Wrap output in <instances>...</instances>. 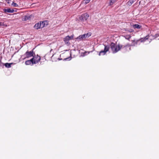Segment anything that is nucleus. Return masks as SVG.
<instances>
[{"label":"nucleus","instance_id":"obj_3","mask_svg":"<svg viewBox=\"0 0 159 159\" xmlns=\"http://www.w3.org/2000/svg\"><path fill=\"white\" fill-rule=\"evenodd\" d=\"M110 46L112 52L113 53H115L119 50V45L117 46L115 43H112L111 44Z\"/></svg>","mask_w":159,"mask_h":159},{"label":"nucleus","instance_id":"obj_13","mask_svg":"<svg viewBox=\"0 0 159 159\" xmlns=\"http://www.w3.org/2000/svg\"><path fill=\"white\" fill-rule=\"evenodd\" d=\"M133 27L134 29H139L142 27V26L139 24H135L133 25Z\"/></svg>","mask_w":159,"mask_h":159},{"label":"nucleus","instance_id":"obj_12","mask_svg":"<svg viewBox=\"0 0 159 159\" xmlns=\"http://www.w3.org/2000/svg\"><path fill=\"white\" fill-rule=\"evenodd\" d=\"M3 11L5 13H13L14 12V11L13 9H11L10 8H8L7 9H4Z\"/></svg>","mask_w":159,"mask_h":159},{"label":"nucleus","instance_id":"obj_22","mask_svg":"<svg viewBox=\"0 0 159 159\" xmlns=\"http://www.w3.org/2000/svg\"><path fill=\"white\" fill-rule=\"evenodd\" d=\"M90 0H84V3L85 4H87L90 2Z\"/></svg>","mask_w":159,"mask_h":159},{"label":"nucleus","instance_id":"obj_21","mask_svg":"<svg viewBox=\"0 0 159 159\" xmlns=\"http://www.w3.org/2000/svg\"><path fill=\"white\" fill-rule=\"evenodd\" d=\"M7 26V25H5L4 24V22H0V26Z\"/></svg>","mask_w":159,"mask_h":159},{"label":"nucleus","instance_id":"obj_7","mask_svg":"<svg viewBox=\"0 0 159 159\" xmlns=\"http://www.w3.org/2000/svg\"><path fill=\"white\" fill-rule=\"evenodd\" d=\"M44 27V25L43 24H42L41 21H40L35 24L34 26V29L38 30L40 28H42Z\"/></svg>","mask_w":159,"mask_h":159},{"label":"nucleus","instance_id":"obj_26","mask_svg":"<svg viewBox=\"0 0 159 159\" xmlns=\"http://www.w3.org/2000/svg\"><path fill=\"white\" fill-rule=\"evenodd\" d=\"M130 2H129V1L128 2H127L128 4L129 5V6H130V5H132V4H130V3H130Z\"/></svg>","mask_w":159,"mask_h":159},{"label":"nucleus","instance_id":"obj_11","mask_svg":"<svg viewBox=\"0 0 159 159\" xmlns=\"http://www.w3.org/2000/svg\"><path fill=\"white\" fill-rule=\"evenodd\" d=\"M73 38V36H69L68 35L64 39V41L65 42V43H67L71 39H72Z\"/></svg>","mask_w":159,"mask_h":159},{"label":"nucleus","instance_id":"obj_17","mask_svg":"<svg viewBox=\"0 0 159 159\" xmlns=\"http://www.w3.org/2000/svg\"><path fill=\"white\" fill-rule=\"evenodd\" d=\"M122 36L124 37H125V39H126L127 40H129V39L131 38V36L129 35H125V36Z\"/></svg>","mask_w":159,"mask_h":159},{"label":"nucleus","instance_id":"obj_9","mask_svg":"<svg viewBox=\"0 0 159 159\" xmlns=\"http://www.w3.org/2000/svg\"><path fill=\"white\" fill-rule=\"evenodd\" d=\"M33 50H32V51L29 52V51H27L25 53V55H26V57L25 58H29L30 57H31L33 56Z\"/></svg>","mask_w":159,"mask_h":159},{"label":"nucleus","instance_id":"obj_25","mask_svg":"<svg viewBox=\"0 0 159 159\" xmlns=\"http://www.w3.org/2000/svg\"><path fill=\"white\" fill-rule=\"evenodd\" d=\"M158 36H159V35L158 34H156L155 35V38H157Z\"/></svg>","mask_w":159,"mask_h":159},{"label":"nucleus","instance_id":"obj_2","mask_svg":"<svg viewBox=\"0 0 159 159\" xmlns=\"http://www.w3.org/2000/svg\"><path fill=\"white\" fill-rule=\"evenodd\" d=\"M110 46L112 52L113 53H115L119 50V45L117 46L115 43H112L111 44Z\"/></svg>","mask_w":159,"mask_h":159},{"label":"nucleus","instance_id":"obj_18","mask_svg":"<svg viewBox=\"0 0 159 159\" xmlns=\"http://www.w3.org/2000/svg\"><path fill=\"white\" fill-rule=\"evenodd\" d=\"M25 64L26 65H30L31 63L30 62V61L28 60L25 61Z\"/></svg>","mask_w":159,"mask_h":159},{"label":"nucleus","instance_id":"obj_4","mask_svg":"<svg viewBox=\"0 0 159 159\" xmlns=\"http://www.w3.org/2000/svg\"><path fill=\"white\" fill-rule=\"evenodd\" d=\"M105 48L104 50H102L99 52L98 55L100 56L101 55H104L106 54L107 52L109 51L110 46L109 45H104Z\"/></svg>","mask_w":159,"mask_h":159},{"label":"nucleus","instance_id":"obj_14","mask_svg":"<svg viewBox=\"0 0 159 159\" xmlns=\"http://www.w3.org/2000/svg\"><path fill=\"white\" fill-rule=\"evenodd\" d=\"M42 24L44 25V27L47 26L48 24V20H45L41 22Z\"/></svg>","mask_w":159,"mask_h":159},{"label":"nucleus","instance_id":"obj_20","mask_svg":"<svg viewBox=\"0 0 159 159\" xmlns=\"http://www.w3.org/2000/svg\"><path fill=\"white\" fill-rule=\"evenodd\" d=\"M11 5L15 7H17L18 6V5L17 4L14 2L12 3Z\"/></svg>","mask_w":159,"mask_h":159},{"label":"nucleus","instance_id":"obj_23","mask_svg":"<svg viewBox=\"0 0 159 159\" xmlns=\"http://www.w3.org/2000/svg\"><path fill=\"white\" fill-rule=\"evenodd\" d=\"M29 18V17L27 16H25L24 18V20H26Z\"/></svg>","mask_w":159,"mask_h":159},{"label":"nucleus","instance_id":"obj_1","mask_svg":"<svg viewBox=\"0 0 159 159\" xmlns=\"http://www.w3.org/2000/svg\"><path fill=\"white\" fill-rule=\"evenodd\" d=\"M149 36L148 35L146 36L144 38H142L136 41L134 40V42L132 43V45L136 46L137 44H139L140 43L144 42L147 40H148L149 43H150L151 40V39H149Z\"/></svg>","mask_w":159,"mask_h":159},{"label":"nucleus","instance_id":"obj_16","mask_svg":"<svg viewBox=\"0 0 159 159\" xmlns=\"http://www.w3.org/2000/svg\"><path fill=\"white\" fill-rule=\"evenodd\" d=\"M12 64V63H6L5 64V66L6 67L9 68L11 67V65Z\"/></svg>","mask_w":159,"mask_h":159},{"label":"nucleus","instance_id":"obj_19","mask_svg":"<svg viewBox=\"0 0 159 159\" xmlns=\"http://www.w3.org/2000/svg\"><path fill=\"white\" fill-rule=\"evenodd\" d=\"M34 58L33 57L31 59H30V60H29V61H30V62L32 64H34V62L35 61L34 60Z\"/></svg>","mask_w":159,"mask_h":159},{"label":"nucleus","instance_id":"obj_15","mask_svg":"<svg viewBox=\"0 0 159 159\" xmlns=\"http://www.w3.org/2000/svg\"><path fill=\"white\" fill-rule=\"evenodd\" d=\"M118 0H110L109 3V6H111Z\"/></svg>","mask_w":159,"mask_h":159},{"label":"nucleus","instance_id":"obj_8","mask_svg":"<svg viewBox=\"0 0 159 159\" xmlns=\"http://www.w3.org/2000/svg\"><path fill=\"white\" fill-rule=\"evenodd\" d=\"M88 37V33L87 34H84L82 35H80L76 38V39H79V40L81 41L82 40H84Z\"/></svg>","mask_w":159,"mask_h":159},{"label":"nucleus","instance_id":"obj_10","mask_svg":"<svg viewBox=\"0 0 159 159\" xmlns=\"http://www.w3.org/2000/svg\"><path fill=\"white\" fill-rule=\"evenodd\" d=\"M34 60L35 61L34 63V64H36L38 62H39L41 60V57L40 56H39L38 55H37L36 56L34 57Z\"/></svg>","mask_w":159,"mask_h":159},{"label":"nucleus","instance_id":"obj_24","mask_svg":"<svg viewBox=\"0 0 159 159\" xmlns=\"http://www.w3.org/2000/svg\"><path fill=\"white\" fill-rule=\"evenodd\" d=\"M135 1V0H129V2H130V3H130V4H132V3H133L134 1Z\"/></svg>","mask_w":159,"mask_h":159},{"label":"nucleus","instance_id":"obj_6","mask_svg":"<svg viewBox=\"0 0 159 159\" xmlns=\"http://www.w3.org/2000/svg\"><path fill=\"white\" fill-rule=\"evenodd\" d=\"M89 16V14L87 13H85L82 14L80 16L79 19L81 21H84L88 19Z\"/></svg>","mask_w":159,"mask_h":159},{"label":"nucleus","instance_id":"obj_5","mask_svg":"<svg viewBox=\"0 0 159 159\" xmlns=\"http://www.w3.org/2000/svg\"><path fill=\"white\" fill-rule=\"evenodd\" d=\"M120 50L123 52H125L127 51H129L130 50V46L129 45H126L123 47L122 45H120Z\"/></svg>","mask_w":159,"mask_h":159}]
</instances>
